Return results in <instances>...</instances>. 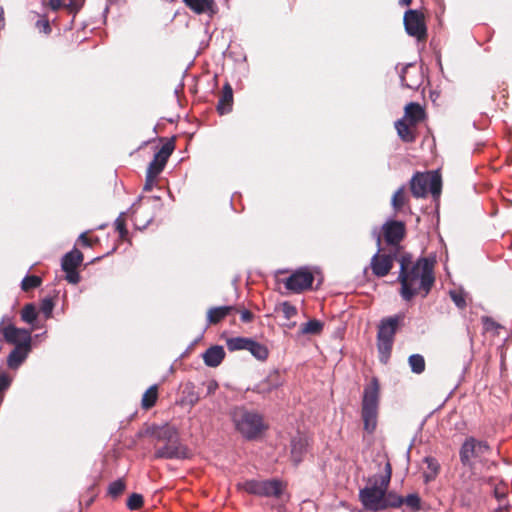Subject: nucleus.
Instances as JSON below:
<instances>
[{"label":"nucleus","instance_id":"nucleus-53","mask_svg":"<svg viewBox=\"0 0 512 512\" xmlns=\"http://www.w3.org/2000/svg\"><path fill=\"white\" fill-rule=\"evenodd\" d=\"M49 6L53 11H56L62 6V0H49Z\"/></svg>","mask_w":512,"mask_h":512},{"label":"nucleus","instance_id":"nucleus-16","mask_svg":"<svg viewBox=\"0 0 512 512\" xmlns=\"http://www.w3.org/2000/svg\"><path fill=\"white\" fill-rule=\"evenodd\" d=\"M184 4L194 13L208 14L210 17L218 12V7L214 0H183Z\"/></svg>","mask_w":512,"mask_h":512},{"label":"nucleus","instance_id":"nucleus-2","mask_svg":"<svg viewBox=\"0 0 512 512\" xmlns=\"http://www.w3.org/2000/svg\"><path fill=\"white\" fill-rule=\"evenodd\" d=\"M5 318L0 322V333L4 340L14 345L7 356V366L10 369H18L28 358L32 351V336L30 330L26 328H17L13 324L3 326Z\"/></svg>","mask_w":512,"mask_h":512},{"label":"nucleus","instance_id":"nucleus-46","mask_svg":"<svg viewBox=\"0 0 512 512\" xmlns=\"http://www.w3.org/2000/svg\"><path fill=\"white\" fill-rule=\"evenodd\" d=\"M266 428L267 427L264 425V423L262 422V420L258 416V426H257V429H258V445L263 443V442H267L266 436L264 435V430H266Z\"/></svg>","mask_w":512,"mask_h":512},{"label":"nucleus","instance_id":"nucleus-26","mask_svg":"<svg viewBox=\"0 0 512 512\" xmlns=\"http://www.w3.org/2000/svg\"><path fill=\"white\" fill-rule=\"evenodd\" d=\"M424 463L427 465V470L424 471L423 477H424V481L426 483H429L437 477V475L440 471V464L437 461V459H435L434 457H431V456L425 457Z\"/></svg>","mask_w":512,"mask_h":512},{"label":"nucleus","instance_id":"nucleus-17","mask_svg":"<svg viewBox=\"0 0 512 512\" xmlns=\"http://www.w3.org/2000/svg\"><path fill=\"white\" fill-rule=\"evenodd\" d=\"M227 349L231 352L247 350L256 357V340L247 337H231L226 340Z\"/></svg>","mask_w":512,"mask_h":512},{"label":"nucleus","instance_id":"nucleus-31","mask_svg":"<svg viewBox=\"0 0 512 512\" xmlns=\"http://www.w3.org/2000/svg\"><path fill=\"white\" fill-rule=\"evenodd\" d=\"M384 504L385 509L387 508H399L401 505H403V497L400 495H397L394 492H384Z\"/></svg>","mask_w":512,"mask_h":512},{"label":"nucleus","instance_id":"nucleus-18","mask_svg":"<svg viewBox=\"0 0 512 512\" xmlns=\"http://www.w3.org/2000/svg\"><path fill=\"white\" fill-rule=\"evenodd\" d=\"M284 492V485L278 479L258 482V495L280 498Z\"/></svg>","mask_w":512,"mask_h":512},{"label":"nucleus","instance_id":"nucleus-52","mask_svg":"<svg viewBox=\"0 0 512 512\" xmlns=\"http://www.w3.org/2000/svg\"><path fill=\"white\" fill-rule=\"evenodd\" d=\"M252 318H253V313L251 311H249V310L242 311L241 320L243 322H249L252 320Z\"/></svg>","mask_w":512,"mask_h":512},{"label":"nucleus","instance_id":"nucleus-20","mask_svg":"<svg viewBox=\"0 0 512 512\" xmlns=\"http://www.w3.org/2000/svg\"><path fill=\"white\" fill-rule=\"evenodd\" d=\"M233 107V90L230 84L226 83L223 86L222 92L220 94L217 111L220 115L228 114L232 111Z\"/></svg>","mask_w":512,"mask_h":512},{"label":"nucleus","instance_id":"nucleus-22","mask_svg":"<svg viewBox=\"0 0 512 512\" xmlns=\"http://www.w3.org/2000/svg\"><path fill=\"white\" fill-rule=\"evenodd\" d=\"M308 445V441L306 437L302 435H298L292 438L291 440V458L295 464H299L302 460L304 453L306 452V448Z\"/></svg>","mask_w":512,"mask_h":512},{"label":"nucleus","instance_id":"nucleus-1","mask_svg":"<svg viewBox=\"0 0 512 512\" xmlns=\"http://www.w3.org/2000/svg\"><path fill=\"white\" fill-rule=\"evenodd\" d=\"M398 280L401 284V296L404 300H411L416 294L424 292L425 297L434 284L433 262L426 258H420L411 263L409 256H403L400 260V272Z\"/></svg>","mask_w":512,"mask_h":512},{"label":"nucleus","instance_id":"nucleus-59","mask_svg":"<svg viewBox=\"0 0 512 512\" xmlns=\"http://www.w3.org/2000/svg\"><path fill=\"white\" fill-rule=\"evenodd\" d=\"M215 387H216V383H214L213 386L209 385V387H208L209 392L212 391Z\"/></svg>","mask_w":512,"mask_h":512},{"label":"nucleus","instance_id":"nucleus-36","mask_svg":"<svg viewBox=\"0 0 512 512\" xmlns=\"http://www.w3.org/2000/svg\"><path fill=\"white\" fill-rule=\"evenodd\" d=\"M42 280L36 275H26L21 281V288L24 291L37 288L41 285Z\"/></svg>","mask_w":512,"mask_h":512},{"label":"nucleus","instance_id":"nucleus-50","mask_svg":"<svg viewBox=\"0 0 512 512\" xmlns=\"http://www.w3.org/2000/svg\"><path fill=\"white\" fill-rule=\"evenodd\" d=\"M268 357V349L258 344V360H265Z\"/></svg>","mask_w":512,"mask_h":512},{"label":"nucleus","instance_id":"nucleus-33","mask_svg":"<svg viewBox=\"0 0 512 512\" xmlns=\"http://www.w3.org/2000/svg\"><path fill=\"white\" fill-rule=\"evenodd\" d=\"M166 161H162L160 158H156V154L153 160L149 163L146 173L157 177L164 169Z\"/></svg>","mask_w":512,"mask_h":512},{"label":"nucleus","instance_id":"nucleus-4","mask_svg":"<svg viewBox=\"0 0 512 512\" xmlns=\"http://www.w3.org/2000/svg\"><path fill=\"white\" fill-rule=\"evenodd\" d=\"M379 405V383L373 378L369 385L364 388L362 399V420L364 430L373 433L377 426Z\"/></svg>","mask_w":512,"mask_h":512},{"label":"nucleus","instance_id":"nucleus-62","mask_svg":"<svg viewBox=\"0 0 512 512\" xmlns=\"http://www.w3.org/2000/svg\"><path fill=\"white\" fill-rule=\"evenodd\" d=\"M109 10L108 6H106L105 10H104V13H107Z\"/></svg>","mask_w":512,"mask_h":512},{"label":"nucleus","instance_id":"nucleus-58","mask_svg":"<svg viewBox=\"0 0 512 512\" xmlns=\"http://www.w3.org/2000/svg\"><path fill=\"white\" fill-rule=\"evenodd\" d=\"M377 245L380 246L381 243V237L379 234L376 235Z\"/></svg>","mask_w":512,"mask_h":512},{"label":"nucleus","instance_id":"nucleus-29","mask_svg":"<svg viewBox=\"0 0 512 512\" xmlns=\"http://www.w3.org/2000/svg\"><path fill=\"white\" fill-rule=\"evenodd\" d=\"M157 392V385H152L145 391L141 401L144 409H149L155 405L158 396Z\"/></svg>","mask_w":512,"mask_h":512},{"label":"nucleus","instance_id":"nucleus-41","mask_svg":"<svg viewBox=\"0 0 512 512\" xmlns=\"http://www.w3.org/2000/svg\"><path fill=\"white\" fill-rule=\"evenodd\" d=\"M53 309H54V302L51 298L46 297L41 300L40 310L44 314L46 319H49L50 317H52Z\"/></svg>","mask_w":512,"mask_h":512},{"label":"nucleus","instance_id":"nucleus-8","mask_svg":"<svg viewBox=\"0 0 512 512\" xmlns=\"http://www.w3.org/2000/svg\"><path fill=\"white\" fill-rule=\"evenodd\" d=\"M236 430L248 440L256 439V412L244 406H236L231 412Z\"/></svg>","mask_w":512,"mask_h":512},{"label":"nucleus","instance_id":"nucleus-61","mask_svg":"<svg viewBox=\"0 0 512 512\" xmlns=\"http://www.w3.org/2000/svg\"><path fill=\"white\" fill-rule=\"evenodd\" d=\"M153 199L156 200V201H160V197L159 196H154Z\"/></svg>","mask_w":512,"mask_h":512},{"label":"nucleus","instance_id":"nucleus-9","mask_svg":"<svg viewBox=\"0 0 512 512\" xmlns=\"http://www.w3.org/2000/svg\"><path fill=\"white\" fill-rule=\"evenodd\" d=\"M314 275L308 267L295 270L284 281L285 288L292 293H301L311 288Z\"/></svg>","mask_w":512,"mask_h":512},{"label":"nucleus","instance_id":"nucleus-6","mask_svg":"<svg viewBox=\"0 0 512 512\" xmlns=\"http://www.w3.org/2000/svg\"><path fill=\"white\" fill-rule=\"evenodd\" d=\"M489 452L490 447L486 441L468 437L459 451L460 462L463 466L473 469L477 463H482L486 459Z\"/></svg>","mask_w":512,"mask_h":512},{"label":"nucleus","instance_id":"nucleus-19","mask_svg":"<svg viewBox=\"0 0 512 512\" xmlns=\"http://www.w3.org/2000/svg\"><path fill=\"white\" fill-rule=\"evenodd\" d=\"M202 357L206 366L215 368L222 363L225 357V350L223 346L214 345L209 347L203 353Z\"/></svg>","mask_w":512,"mask_h":512},{"label":"nucleus","instance_id":"nucleus-32","mask_svg":"<svg viewBox=\"0 0 512 512\" xmlns=\"http://www.w3.org/2000/svg\"><path fill=\"white\" fill-rule=\"evenodd\" d=\"M126 488V483L124 479L119 478L113 482H111L108 486V495L112 498H117L120 496Z\"/></svg>","mask_w":512,"mask_h":512},{"label":"nucleus","instance_id":"nucleus-38","mask_svg":"<svg viewBox=\"0 0 512 512\" xmlns=\"http://www.w3.org/2000/svg\"><path fill=\"white\" fill-rule=\"evenodd\" d=\"M405 188L400 187L393 195L391 204L395 210H400L406 203Z\"/></svg>","mask_w":512,"mask_h":512},{"label":"nucleus","instance_id":"nucleus-37","mask_svg":"<svg viewBox=\"0 0 512 512\" xmlns=\"http://www.w3.org/2000/svg\"><path fill=\"white\" fill-rule=\"evenodd\" d=\"M174 148H175L174 140L171 139V140L167 141L166 143H164L162 145L160 150L157 153H155L156 158H160L162 161L167 162L170 155L173 153Z\"/></svg>","mask_w":512,"mask_h":512},{"label":"nucleus","instance_id":"nucleus-43","mask_svg":"<svg viewBox=\"0 0 512 512\" xmlns=\"http://www.w3.org/2000/svg\"><path fill=\"white\" fill-rule=\"evenodd\" d=\"M450 297L458 308H464L466 306L465 296L462 291H450Z\"/></svg>","mask_w":512,"mask_h":512},{"label":"nucleus","instance_id":"nucleus-34","mask_svg":"<svg viewBox=\"0 0 512 512\" xmlns=\"http://www.w3.org/2000/svg\"><path fill=\"white\" fill-rule=\"evenodd\" d=\"M37 311L33 304H26L21 311V319L25 323L32 324L37 319Z\"/></svg>","mask_w":512,"mask_h":512},{"label":"nucleus","instance_id":"nucleus-13","mask_svg":"<svg viewBox=\"0 0 512 512\" xmlns=\"http://www.w3.org/2000/svg\"><path fill=\"white\" fill-rule=\"evenodd\" d=\"M401 83L404 87L417 90L423 82V74L415 64H407L400 74Z\"/></svg>","mask_w":512,"mask_h":512},{"label":"nucleus","instance_id":"nucleus-21","mask_svg":"<svg viewBox=\"0 0 512 512\" xmlns=\"http://www.w3.org/2000/svg\"><path fill=\"white\" fill-rule=\"evenodd\" d=\"M84 256L81 251L76 248H73L71 251L65 253L61 258V268L62 270L68 269H77L82 262Z\"/></svg>","mask_w":512,"mask_h":512},{"label":"nucleus","instance_id":"nucleus-30","mask_svg":"<svg viewBox=\"0 0 512 512\" xmlns=\"http://www.w3.org/2000/svg\"><path fill=\"white\" fill-rule=\"evenodd\" d=\"M411 371L415 374H421L425 370V360L420 354H412L408 359Z\"/></svg>","mask_w":512,"mask_h":512},{"label":"nucleus","instance_id":"nucleus-47","mask_svg":"<svg viewBox=\"0 0 512 512\" xmlns=\"http://www.w3.org/2000/svg\"><path fill=\"white\" fill-rule=\"evenodd\" d=\"M36 27L45 34H49L51 32L50 23L47 19L38 20L36 22Z\"/></svg>","mask_w":512,"mask_h":512},{"label":"nucleus","instance_id":"nucleus-12","mask_svg":"<svg viewBox=\"0 0 512 512\" xmlns=\"http://www.w3.org/2000/svg\"><path fill=\"white\" fill-rule=\"evenodd\" d=\"M394 258L395 256L391 254H380L379 247L370 262L373 274L377 277L386 276L393 268Z\"/></svg>","mask_w":512,"mask_h":512},{"label":"nucleus","instance_id":"nucleus-54","mask_svg":"<svg viewBox=\"0 0 512 512\" xmlns=\"http://www.w3.org/2000/svg\"><path fill=\"white\" fill-rule=\"evenodd\" d=\"M494 495L498 500H502L503 498H505L506 493L503 490L500 491L498 488H495Z\"/></svg>","mask_w":512,"mask_h":512},{"label":"nucleus","instance_id":"nucleus-64","mask_svg":"<svg viewBox=\"0 0 512 512\" xmlns=\"http://www.w3.org/2000/svg\"><path fill=\"white\" fill-rule=\"evenodd\" d=\"M93 502V499L87 500L88 505Z\"/></svg>","mask_w":512,"mask_h":512},{"label":"nucleus","instance_id":"nucleus-27","mask_svg":"<svg viewBox=\"0 0 512 512\" xmlns=\"http://www.w3.org/2000/svg\"><path fill=\"white\" fill-rule=\"evenodd\" d=\"M395 128L397 130L399 137L404 142L410 143L415 140V134L405 119H400L396 121Z\"/></svg>","mask_w":512,"mask_h":512},{"label":"nucleus","instance_id":"nucleus-3","mask_svg":"<svg viewBox=\"0 0 512 512\" xmlns=\"http://www.w3.org/2000/svg\"><path fill=\"white\" fill-rule=\"evenodd\" d=\"M392 469L389 462L385 465V473L373 475L367 485L360 489L359 499L365 509L370 511L385 510L384 492L388 490Z\"/></svg>","mask_w":512,"mask_h":512},{"label":"nucleus","instance_id":"nucleus-25","mask_svg":"<svg viewBox=\"0 0 512 512\" xmlns=\"http://www.w3.org/2000/svg\"><path fill=\"white\" fill-rule=\"evenodd\" d=\"M425 112L423 108L415 102H410L405 107V118L410 125H416L424 119Z\"/></svg>","mask_w":512,"mask_h":512},{"label":"nucleus","instance_id":"nucleus-40","mask_svg":"<svg viewBox=\"0 0 512 512\" xmlns=\"http://www.w3.org/2000/svg\"><path fill=\"white\" fill-rule=\"evenodd\" d=\"M143 503H144V500H143V496L141 494L132 493L129 496L126 505L130 510H138L139 508H141L143 506Z\"/></svg>","mask_w":512,"mask_h":512},{"label":"nucleus","instance_id":"nucleus-44","mask_svg":"<svg viewBox=\"0 0 512 512\" xmlns=\"http://www.w3.org/2000/svg\"><path fill=\"white\" fill-rule=\"evenodd\" d=\"M63 271L66 274L65 279L68 281V283L75 285L80 282L81 277L77 269H68Z\"/></svg>","mask_w":512,"mask_h":512},{"label":"nucleus","instance_id":"nucleus-60","mask_svg":"<svg viewBox=\"0 0 512 512\" xmlns=\"http://www.w3.org/2000/svg\"><path fill=\"white\" fill-rule=\"evenodd\" d=\"M105 227H106V224H102V225H100V226L98 227V229H100V230H101V229H104Z\"/></svg>","mask_w":512,"mask_h":512},{"label":"nucleus","instance_id":"nucleus-15","mask_svg":"<svg viewBox=\"0 0 512 512\" xmlns=\"http://www.w3.org/2000/svg\"><path fill=\"white\" fill-rule=\"evenodd\" d=\"M385 241L390 245H397L405 235V225L401 221H388L383 225Z\"/></svg>","mask_w":512,"mask_h":512},{"label":"nucleus","instance_id":"nucleus-56","mask_svg":"<svg viewBox=\"0 0 512 512\" xmlns=\"http://www.w3.org/2000/svg\"><path fill=\"white\" fill-rule=\"evenodd\" d=\"M4 10L0 7V27L4 26Z\"/></svg>","mask_w":512,"mask_h":512},{"label":"nucleus","instance_id":"nucleus-24","mask_svg":"<svg viewBox=\"0 0 512 512\" xmlns=\"http://www.w3.org/2000/svg\"><path fill=\"white\" fill-rule=\"evenodd\" d=\"M235 308L232 305H224L212 307L207 312V322L208 324H217L225 317H227L231 311Z\"/></svg>","mask_w":512,"mask_h":512},{"label":"nucleus","instance_id":"nucleus-23","mask_svg":"<svg viewBox=\"0 0 512 512\" xmlns=\"http://www.w3.org/2000/svg\"><path fill=\"white\" fill-rule=\"evenodd\" d=\"M283 383V377L278 370L271 371L268 376L258 385V393L270 392Z\"/></svg>","mask_w":512,"mask_h":512},{"label":"nucleus","instance_id":"nucleus-57","mask_svg":"<svg viewBox=\"0 0 512 512\" xmlns=\"http://www.w3.org/2000/svg\"><path fill=\"white\" fill-rule=\"evenodd\" d=\"M412 0H399V4L402 6H408L411 4Z\"/></svg>","mask_w":512,"mask_h":512},{"label":"nucleus","instance_id":"nucleus-42","mask_svg":"<svg viewBox=\"0 0 512 512\" xmlns=\"http://www.w3.org/2000/svg\"><path fill=\"white\" fill-rule=\"evenodd\" d=\"M125 215V212H121L120 215L115 220V228L119 233V236L121 239H126L128 236V230L126 228L125 221L123 220V216Z\"/></svg>","mask_w":512,"mask_h":512},{"label":"nucleus","instance_id":"nucleus-28","mask_svg":"<svg viewBox=\"0 0 512 512\" xmlns=\"http://www.w3.org/2000/svg\"><path fill=\"white\" fill-rule=\"evenodd\" d=\"M323 326H324V324L320 320L311 319L308 322L301 325L300 333L303 335H305V334L318 335L322 332Z\"/></svg>","mask_w":512,"mask_h":512},{"label":"nucleus","instance_id":"nucleus-7","mask_svg":"<svg viewBox=\"0 0 512 512\" xmlns=\"http://www.w3.org/2000/svg\"><path fill=\"white\" fill-rule=\"evenodd\" d=\"M411 193L416 198L425 197L428 191L438 196L441 191V178L437 173H416L410 181Z\"/></svg>","mask_w":512,"mask_h":512},{"label":"nucleus","instance_id":"nucleus-11","mask_svg":"<svg viewBox=\"0 0 512 512\" xmlns=\"http://www.w3.org/2000/svg\"><path fill=\"white\" fill-rule=\"evenodd\" d=\"M154 458L183 460L189 458V450L181 443L180 438H178L175 440V443L172 441L156 448Z\"/></svg>","mask_w":512,"mask_h":512},{"label":"nucleus","instance_id":"nucleus-48","mask_svg":"<svg viewBox=\"0 0 512 512\" xmlns=\"http://www.w3.org/2000/svg\"><path fill=\"white\" fill-rule=\"evenodd\" d=\"M241 487L250 494H256V480L246 481L241 484Z\"/></svg>","mask_w":512,"mask_h":512},{"label":"nucleus","instance_id":"nucleus-14","mask_svg":"<svg viewBox=\"0 0 512 512\" xmlns=\"http://www.w3.org/2000/svg\"><path fill=\"white\" fill-rule=\"evenodd\" d=\"M146 433L163 444L172 441L175 443V440L180 438L177 429L169 424L153 425L147 429Z\"/></svg>","mask_w":512,"mask_h":512},{"label":"nucleus","instance_id":"nucleus-51","mask_svg":"<svg viewBox=\"0 0 512 512\" xmlns=\"http://www.w3.org/2000/svg\"><path fill=\"white\" fill-rule=\"evenodd\" d=\"M86 232H83L79 235L78 237V241H80L82 243L83 246H86V247H92V243L91 241L87 238L86 236Z\"/></svg>","mask_w":512,"mask_h":512},{"label":"nucleus","instance_id":"nucleus-39","mask_svg":"<svg viewBox=\"0 0 512 512\" xmlns=\"http://www.w3.org/2000/svg\"><path fill=\"white\" fill-rule=\"evenodd\" d=\"M403 504L410 508L413 512L419 511L421 508V500L418 494H409L405 498L403 497Z\"/></svg>","mask_w":512,"mask_h":512},{"label":"nucleus","instance_id":"nucleus-10","mask_svg":"<svg viewBox=\"0 0 512 512\" xmlns=\"http://www.w3.org/2000/svg\"><path fill=\"white\" fill-rule=\"evenodd\" d=\"M404 26L407 34L417 40H424L427 36V29L424 16L418 10H408L404 14Z\"/></svg>","mask_w":512,"mask_h":512},{"label":"nucleus","instance_id":"nucleus-45","mask_svg":"<svg viewBox=\"0 0 512 512\" xmlns=\"http://www.w3.org/2000/svg\"><path fill=\"white\" fill-rule=\"evenodd\" d=\"M12 379L5 372H0V392L8 389L11 384Z\"/></svg>","mask_w":512,"mask_h":512},{"label":"nucleus","instance_id":"nucleus-5","mask_svg":"<svg viewBox=\"0 0 512 512\" xmlns=\"http://www.w3.org/2000/svg\"><path fill=\"white\" fill-rule=\"evenodd\" d=\"M404 314H396L394 316L382 319L377 334V347L380 354V361L386 363L390 357L394 336L397 328L403 322Z\"/></svg>","mask_w":512,"mask_h":512},{"label":"nucleus","instance_id":"nucleus-49","mask_svg":"<svg viewBox=\"0 0 512 512\" xmlns=\"http://www.w3.org/2000/svg\"><path fill=\"white\" fill-rule=\"evenodd\" d=\"M155 178V176L146 173L145 184L143 187L144 191H149L152 189Z\"/></svg>","mask_w":512,"mask_h":512},{"label":"nucleus","instance_id":"nucleus-35","mask_svg":"<svg viewBox=\"0 0 512 512\" xmlns=\"http://www.w3.org/2000/svg\"><path fill=\"white\" fill-rule=\"evenodd\" d=\"M277 311L281 313L286 320H290L297 315V308L287 301L279 304Z\"/></svg>","mask_w":512,"mask_h":512},{"label":"nucleus","instance_id":"nucleus-63","mask_svg":"<svg viewBox=\"0 0 512 512\" xmlns=\"http://www.w3.org/2000/svg\"><path fill=\"white\" fill-rule=\"evenodd\" d=\"M93 502V499L87 500L88 505Z\"/></svg>","mask_w":512,"mask_h":512},{"label":"nucleus","instance_id":"nucleus-55","mask_svg":"<svg viewBox=\"0 0 512 512\" xmlns=\"http://www.w3.org/2000/svg\"><path fill=\"white\" fill-rule=\"evenodd\" d=\"M68 7L74 12H77L80 9V5L74 3L73 1L69 3Z\"/></svg>","mask_w":512,"mask_h":512}]
</instances>
